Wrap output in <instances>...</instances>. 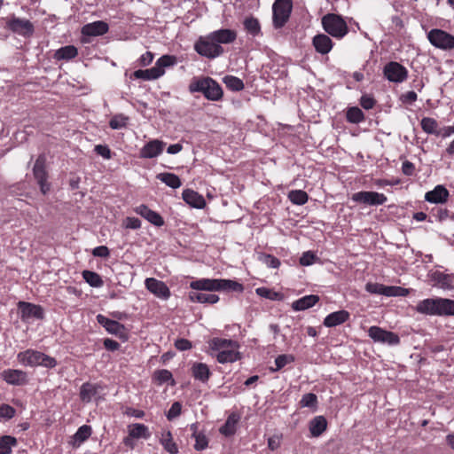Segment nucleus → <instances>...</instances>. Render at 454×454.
I'll return each instance as SVG.
<instances>
[{
	"label": "nucleus",
	"instance_id": "obj_1",
	"mask_svg": "<svg viewBox=\"0 0 454 454\" xmlns=\"http://www.w3.org/2000/svg\"><path fill=\"white\" fill-rule=\"evenodd\" d=\"M418 313L426 316H454V301L446 298H427L419 301L415 307Z\"/></svg>",
	"mask_w": 454,
	"mask_h": 454
},
{
	"label": "nucleus",
	"instance_id": "obj_2",
	"mask_svg": "<svg viewBox=\"0 0 454 454\" xmlns=\"http://www.w3.org/2000/svg\"><path fill=\"white\" fill-rule=\"evenodd\" d=\"M189 293L191 301L200 303H215L219 297L215 292H242L243 286H191Z\"/></svg>",
	"mask_w": 454,
	"mask_h": 454
},
{
	"label": "nucleus",
	"instance_id": "obj_3",
	"mask_svg": "<svg viewBox=\"0 0 454 454\" xmlns=\"http://www.w3.org/2000/svg\"><path fill=\"white\" fill-rule=\"evenodd\" d=\"M191 93L200 92L211 101H219L223 98V92L221 85L211 77H194L189 84Z\"/></svg>",
	"mask_w": 454,
	"mask_h": 454
},
{
	"label": "nucleus",
	"instance_id": "obj_4",
	"mask_svg": "<svg viewBox=\"0 0 454 454\" xmlns=\"http://www.w3.org/2000/svg\"><path fill=\"white\" fill-rule=\"evenodd\" d=\"M209 347L218 351L216 359L220 364L233 363L240 357L238 351L239 346L231 340L214 338L209 341Z\"/></svg>",
	"mask_w": 454,
	"mask_h": 454
},
{
	"label": "nucleus",
	"instance_id": "obj_5",
	"mask_svg": "<svg viewBox=\"0 0 454 454\" xmlns=\"http://www.w3.org/2000/svg\"><path fill=\"white\" fill-rule=\"evenodd\" d=\"M18 361L25 366H43L46 368H53L57 365V361L54 357H51L43 352L27 349L23 352H20L17 356Z\"/></svg>",
	"mask_w": 454,
	"mask_h": 454
},
{
	"label": "nucleus",
	"instance_id": "obj_6",
	"mask_svg": "<svg viewBox=\"0 0 454 454\" xmlns=\"http://www.w3.org/2000/svg\"><path fill=\"white\" fill-rule=\"evenodd\" d=\"M324 30L336 39L343 38L348 33L346 21L339 15L328 13L322 18Z\"/></svg>",
	"mask_w": 454,
	"mask_h": 454
},
{
	"label": "nucleus",
	"instance_id": "obj_7",
	"mask_svg": "<svg viewBox=\"0 0 454 454\" xmlns=\"http://www.w3.org/2000/svg\"><path fill=\"white\" fill-rule=\"evenodd\" d=\"M194 48L200 55L209 59L216 58L223 52V47L211 38V34L200 37Z\"/></svg>",
	"mask_w": 454,
	"mask_h": 454
},
{
	"label": "nucleus",
	"instance_id": "obj_8",
	"mask_svg": "<svg viewBox=\"0 0 454 454\" xmlns=\"http://www.w3.org/2000/svg\"><path fill=\"white\" fill-rule=\"evenodd\" d=\"M273 26L281 28L288 20L292 12V0H276L272 6Z\"/></svg>",
	"mask_w": 454,
	"mask_h": 454
},
{
	"label": "nucleus",
	"instance_id": "obj_9",
	"mask_svg": "<svg viewBox=\"0 0 454 454\" xmlns=\"http://www.w3.org/2000/svg\"><path fill=\"white\" fill-rule=\"evenodd\" d=\"M427 39L434 47L449 51L454 49V35L444 30L434 28L427 34Z\"/></svg>",
	"mask_w": 454,
	"mask_h": 454
},
{
	"label": "nucleus",
	"instance_id": "obj_10",
	"mask_svg": "<svg viewBox=\"0 0 454 454\" xmlns=\"http://www.w3.org/2000/svg\"><path fill=\"white\" fill-rule=\"evenodd\" d=\"M17 307L20 319L23 322H29L31 319L41 320L44 317L43 309L40 305L19 301Z\"/></svg>",
	"mask_w": 454,
	"mask_h": 454
},
{
	"label": "nucleus",
	"instance_id": "obj_11",
	"mask_svg": "<svg viewBox=\"0 0 454 454\" xmlns=\"http://www.w3.org/2000/svg\"><path fill=\"white\" fill-rule=\"evenodd\" d=\"M385 77L392 82L400 83L404 82L408 76V70L398 62L391 61L384 67Z\"/></svg>",
	"mask_w": 454,
	"mask_h": 454
},
{
	"label": "nucleus",
	"instance_id": "obj_12",
	"mask_svg": "<svg viewBox=\"0 0 454 454\" xmlns=\"http://www.w3.org/2000/svg\"><path fill=\"white\" fill-rule=\"evenodd\" d=\"M368 335L375 342L386 343L388 345H397L400 342V338L396 333L386 331L379 326H371L368 330Z\"/></svg>",
	"mask_w": 454,
	"mask_h": 454
},
{
	"label": "nucleus",
	"instance_id": "obj_13",
	"mask_svg": "<svg viewBox=\"0 0 454 454\" xmlns=\"http://www.w3.org/2000/svg\"><path fill=\"white\" fill-rule=\"evenodd\" d=\"M352 200L368 206H380L387 201L383 193L377 192H358L352 195Z\"/></svg>",
	"mask_w": 454,
	"mask_h": 454
},
{
	"label": "nucleus",
	"instance_id": "obj_14",
	"mask_svg": "<svg viewBox=\"0 0 454 454\" xmlns=\"http://www.w3.org/2000/svg\"><path fill=\"white\" fill-rule=\"evenodd\" d=\"M45 159L43 156H39L36 160L33 173L35 180L37 181L42 193L46 194L51 188L50 184L47 182V172L44 168Z\"/></svg>",
	"mask_w": 454,
	"mask_h": 454
},
{
	"label": "nucleus",
	"instance_id": "obj_15",
	"mask_svg": "<svg viewBox=\"0 0 454 454\" xmlns=\"http://www.w3.org/2000/svg\"><path fill=\"white\" fill-rule=\"evenodd\" d=\"M365 289L370 294H381L387 297L405 296L410 293L409 289L399 286H365Z\"/></svg>",
	"mask_w": 454,
	"mask_h": 454
},
{
	"label": "nucleus",
	"instance_id": "obj_16",
	"mask_svg": "<svg viewBox=\"0 0 454 454\" xmlns=\"http://www.w3.org/2000/svg\"><path fill=\"white\" fill-rule=\"evenodd\" d=\"M165 145L166 143L162 140H150L140 149L139 157L141 159L156 158L162 153Z\"/></svg>",
	"mask_w": 454,
	"mask_h": 454
},
{
	"label": "nucleus",
	"instance_id": "obj_17",
	"mask_svg": "<svg viewBox=\"0 0 454 454\" xmlns=\"http://www.w3.org/2000/svg\"><path fill=\"white\" fill-rule=\"evenodd\" d=\"M7 25L12 31L18 33L20 35H32L34 32L33 24L28 20L26 19L12 17L7 22Z\"/></svg>",
	"mask_w": 454,
	"mask_h": 454
},
{
	"label": "nucleus",
	"instance_id": "obj_18",
	"mask_svg": "<svg viewBox=\"0 0 454 454\" xmlns=\"http://www.w3.org/2000/svg\"><path fill=\"white\" fill-rule=\"evenodd\" d=\"M2 378L8 384L15 386H21L27 382V373L21 370H4L2 372Z\"/></svg>",
	"mask_w": 454,
	"mask_h": 454
},
{
	"label": "nucleus",
	"instance_id": "obj_19",
	"mask_svg": "<svg viewBox=\"0 0 454 454\" xmlns=\"http://www.w3.org/2000/svg\"><path fill=\"white\" fill-rule=\"evenodd\" d=\"M109 29L107 23L102 20L88 23L82 27V34L87 36H99L105 35Z\"/></svg>",
	"mask_w": 454,
	"mask_h": 454
},
{
	"label": "nucleus",
	"instance_id": "obj_20",
	"mask_svg": "<svg viewBox=\"0 0 454 454\" xmlns=\"http://www.w3.org/2000/svg\"><path fill=\"white\" fill-rule=\"evenodd\" d=\"M134 210L137 214L140 215L155 226L160 227L164 224L163 218L157 212L151 210L145 205H139Z\"/></svg>",
	"mask_w": 454,
	"mask_h": 454
},
{
	"label": "nucleus",
	"instance_id": "obj_21",
	"mask_svg": "<svg viewBox=\"0 0 454 454\" xmlns=\"http://www.w3.org/2000/svg\"><path fill=\"white\" fill-rule=\"evenodd\" d=\"M449 192L443 185H436L434 190L425 194V200L430 203L442 204L449 198Z\"/></svg>",
	"mask_w": 454,
	"mask_h": 454
},
{
	"label": "nucleus",
	"instance_id": "obj_22",
	"mask_svg": "<svg viewBox=\"0 0 454 454\" xmlns=\"http://www.w3.org/2000/svg\"><path fill=\"white\" fill-rule=\"evenodd\" d=\"M313 46L316 51L321 54H327L333 49V43L332 39L325 34H318L313 37Z\"/></svg>",
	"mask_w": 454,
	"mask_h": 454
},
{
	"label": "nucleus",
	"instance_id": "obj_23",
	"mask_svg": "<svg viewBox=\"0 0 454 454\" xmlns=\"http://www.w3.org/2000/svg\"><path fill=\"white\" fill-rule=\"evenodd\" d=\"M349 312L344 309L330 313L324 319V325L326 327H334L345 323L349 318Z\"/></svg>",
	"mask_w": 454,
	"mask_h": 454
},
{
	"label": "nucleus",
	"instance_id": "obj_24",
	"mask_svg": "<svg viewBox=\"0 0 454 454\" xmlns=\"http://www.w3.org/2000/svg\"><path fill=\"white\" fill-rule=\"evenodd\" d=\"M211 38L214 39L217 44H227L234 42L237 38V34L231 29H219L211 32Z\"/></svg>",
	"mask_w": 454,
	"mask_h": 454
},
{
	"label": "nucleus",
	"instance_id": "obj_25",
	"mask_svg": "<svg viewBox=\"0 0 454 454\" xmlns=\"http://www.w3.org/2000/svg\"><path fill=\"white\" fill-rule=\"evenodd\" d=\"M319 301V296L316 294L305 295L292 302V309L295 311H302L313 307Z\"/></svg>",
	"mask_w": 454,
	"mask_h": 454
},
{
	"label": "nucleus",
	"instance_id": "obj_26",
	"mask_svg": "<svg viewBox=\"0 0 454 454\" xmlns=\"http://www.w3.org/2000/svg\"><path fill=\"white\" fill-rule=\"evenodd\" d=\"M182 197L187 204L193 207L203 208L206 205V201L203 196L192 190H184L182 193Z\"/></svg>",
	"mask_w": 454,
	"mask_h": 454
},
{
	"label": "nucleus",
	"instance_id": "obj_27",
	"mask_svg": "<svg viewBox=\"0 0 454 454\" xmlns=\"http://www.w3.org/2000/svg\"><path fill=\"white\" fill-rule=\"evenodd\" d=\"M240 417L237 413H231L225 423L220 427L219 432L225 436H231L236 433L237 425Z\"/></svg>",
	"mask_w": 454,
	"mask_h": 454
},
{
	"label": "nucleus",
	"instance_id": "obj_28",
	"mask_svg": "<svg viewBox=\"0 0 454 454\" xmlns=\"http://www.w3.org/2000/svg\"><path fill=\"white\" fill-rule=\"evenodd\" d=\"M192 373L194 379L201 382H207L211 375L208 366L204 363H194L192 366Z\"/></svg>",
	"mask_w": 454,
	"mask_h": 454
},
{
	"label": "nucleus",
	"instance_id": "obj_29",
	"mask_svg": "<svg viewBox=\"0 0 454 454\" xmlns=\"http://www.w3.org/2000/svg\"><path fill=\"white\" fill-rule=\"evenodd\" d=\"M327 427V421L323 416H317L309 422V432L313 437L320 436Z\"/></svg>",
	"mask_w": 454,
	"mask_h": 454
},
{
	"label": "nucleus",
	"instance_id": "obj_30",
	"mask_svg": "<svg viewBox=\"0 0 454 454\" xmlns=\"http://www.w3.org/2000/svg\"><path fill=\"white\" fill-rule=\"evenodd\" d=\"M160 443L163 449L169 454H177L178 447L173 440V436L170 431H164L161 433L160 438Z\"/></svg>",
	"mask_w": 454,
	"mask_h": 454
},
{
	"label": "nucleus",
	"instance_id": "obj_31",
	"mask_svg": "<svg viewBox=\"0 0 454 454\" xmlns=\"http://www.w3.org/2000/svg\"><path fill=\"white\" fill-rule=\"evenodd\" d=\"M92 429L88 425H83L78 428L76 433L73 435L70 443L74 447H79L91 435Z\"/></svg>",
	"mask_w": 454,
	"mask_h": 454
},
{
	"label": "nucleus",
	"instance_id": "obj_32",
	"mask_svg": "<svg viewBox=\"0 0 454 454\" xmlns=\"http://www.w3.org/2000/svg\"><path fill=\"white\" fill-rule=\"evenodd\" d=\"M98 386L91 383H84L80 389L81 400L84 403H90L98 394Z\"/></svg>",
	"mask_w": 454,
	"mask_h": 454
},
{
	"label": "nucleus",
	"instance_id": "obj_33",
	"mask_svg": "<svg viewBox=\"0 0 454 454\" xmlns=\"http://www.w3.org/2000/svg\"><path fill=\"white\" fill-rule=\"evenodd\" d=\"M129 436L132 438L148 439L151 436L148 427L144 424L136 423L129 427Z\"/></svg>",
	"mask_w": 454,
	"mask_h": 454
},
{
	"label": "nucleus",
	"instance_id": "obj_34",
	"mask_svg": "<svg viewBox=\"0 0 454 454\" xmlns=\"http://www.w3.org/2000/svg\"><path fill=\"white\" fill-rule=\"evenodd\" d=\"M78 54L77 49L73 45L61 47L56 51L54 58L58 60H69L76 57Z\"/></svg>",
	"mask_w": 454,
	"mask_h": 454
},
{
	"label": "nucleus",
	"instance_id": "obj_35",
	"mask_svg": "<svg viewBox=\"0 0 454 454\" xmlns=\"http://www.w3.org/2000/svg\"><path fill=\"white\" fill-rule=\"evenodd\" d=\"M156 178L173 189L179 188L182 184L180 178L173 173H160Z\"/></svg>",
	"mask_w": 454,
	"mask_h": 454
},
{
	"label": "nucleus",
	"instance_id": "obj_36",
	"mask_svg": "<svg viewBox=\"0 0 454 454\" xmlns=\"http://www.w3.org/2000/svg\"><path fill=\"white\" fill-rule=\"evenodd\" d=\"M133 76L136 79H143L145 81H151V80H155V79L160 78V72L158 70V68H154L153 67H151L149 69H145V70H142V69L137 70L133 73Z\"/></svg>",
	"mask_w": 454,
	"mask_h": 454
},
{
	"label": "nucleus",
	"instance_id": "obj_37",
	"mask_svg": "<svg viewBox=\"0 0 454 454\" xmlns=\"http://www.w3.org/2000/svg\"><path fill=\"white\" fill-rule=\"evenodd\" d=\"M421 128L424 132L427 134H433L435 136H440V129L438 122L434 119L430 117H424L421 120Z\"/></svg>",
	"mask_w": 454,
	"mask_h": 454
},
{
	"label": "nucleus",
	"instance_id": "obj_38",
	"mask_svg": "<svg viewBox=\"0 0 454 454\" xmlns=\"http://www.w3.org/2000/svg\"><path fill=\"white\" fill-rule=\"evenodd\" d=\"M17 445V439L11 435L0 437V454H11L12 448Z\"/></svg>",
	"mask_w": 454,
	"mask_h": 454
},
{
	"label": "nucleus",
	"instance_id": "obj_39",
	"mask_svg": "<svg viewBox=\"0 0 454 454\" xmlns=\"http://www.w3.org/2000/svg\"><path fill=\"white\" fill-rule=\"evenodd\" d=\"M176 63V59L174 56L170 55H163L160 57L155 63L154 68H158L160 72V76H162L165 73L164 68L172 67Z\"/></svg>",
	"mask_w": 454,
	"mask_h": 454
},
{
	"label": "nucleus",
	"instance_id": "obj_40",
	"mask_svg": "<svg viewBox=\"0 0 454 454\" xmlns=\"http://www.w3.org/2000/svg\"><path fill=\"white\" fill-rule=\"evenodd\" d=\"M244 27L247 33L253 36H256L261 33V26L257 19L254 17L246 18Z\"/></svg>",
	"mask_w": 454,
	"mask_h": 454
},
{
	"label": "nucleus",
	"instance_id": "obj_41",
	"mask_svg": "<svg viewBox=\"0 0 454 454\" xmlns=\"http://www.w3.org/2000/svg\"><path fill=\"white\" fill-rule=\"evenodd\" d=\"M226 87L233 91H240L244 89V82L241 79L233 76V75H226L223 79Z\"/></svg>",
	"mask_w": 454,
	"mask_h": 454
},
{
	"label": "nucleus",
	"instance_id": "obj_42",
	"mask_svg": "<svg viewBox=\"0 0 454 454\" xmlns=\"http://www.w3.org/2000/svg\"><path fill=\"white\" fill-rule=\"evenodd\" d=\"M288 199L295 205H304L309 199L306 192L302 190H293L288 193Z\"/></svg>",
	"mask_w": 454,
	"mask_h": 454
},
{
	"label": "nucleus",
	"instance_id": "obj_43",
	"mask_svg": "<svg viewBox=\"0 0 454 454\" xmlns=\"http://www.w3.org/2000/svg\"><path fill=\"white\" fill-rule=\"evenodd\" d=\"M153 379L157 381L159 385H161L168 381H171V385L175 384L172 373L166 369L155 371L153 373Z\"/></svg>",
	"mask_w": 454,
	"mask_h": 454
},
{
	"label": "nucleus",
	"instance_id": "obj_44",
	"mask_svg": "<svg viewBox=\"0 0 454 454\" xmlns=\"http://www.w3.org/2000/svg\"><path fill=\"white\" fill-rule=\"evenodd\" d=\"M364 119V113L358 107H350L347 112V120L351 123H359Z\"/></svg>",
	"mask_w": 454,
	"mask_h": 454
},
{
	"label": "nucleus",
	"instance_id": "obj_45",
	"mask_svg": "<svg viewBox=\"0 0 454 454\" xmlns=\"http://www.w3.org/2000/svg\"><path fill=\"white\" fill-rule=\"evenodd\" d=\"M258 260L262 264L266 265L269 268H272V269H277L280 265V261L277 257H275L271 254H263V253L259 254Z\"/></svg>",
	"mask_w": 454,
	"mask_h": 454
},
{
	"label": "nucleus",
	"instance_id": "obj_46",
	"mask_svg": "<svg viewBox=\"0 0 454 454\" xmlns=\"http://www.w3.org/2000/svg\"><path fill=\"white\" fill-rule=\"evenodd\" d=\"M256 294L262 297H265L267 299L272 300V301H278L283 298V294L275 292L270 288L262 286L256 289Z\"/></svg>",
	"mask_w": 454,
	"mask_h": 454
},
{
	"label": "nucleus",
	"instance_id": "obj_47",
	"mask_svg": "<svg viewBox=\"0 0 454 454\" xmlns=\"http://www.w3.org/2000/svg\"><path fill=\"white\" fill-rule=\"evenodd\" d=\"M146 288L153 294L155 296L161 299H168L170 295V292L168 286H145Z\"/></svg>",
	"mask_w": 454,
	"mask_h": 454
},
{
	"label": "nucleus",
	"instance_id": "obj_48",
	"mask_svg": "<svg viewBox=\"0 0 454 454\" xmlns=\"http://www.w3.org/2000/svg\"><path fill=\"white\" fill-rule=\"evenodd\" d=\"M128 120L129 118L124 114H116L110 120L109 126L113 129H121L127 126Z\"/></svg>",
	"mask_w": 454,
	"mask_h": 454
},
{
	"label": "nucleus",
	"instance_id": "obj_49",
	"mask_svg": "<svg viewBox=\"0 0 454 454\" xmlns=\"http://www.w3.org/2000/svg\"><path fill=\"white\" fill-rule=\"evenodd\" d=\"M294 361V357L292 355H280L275 359L276 368L271 369L273 372L281 370L286 364Z\"/></svg>",
	"mask_w": 454,
	"mask_h": 454
},
{
	"label": "nucleus",
	"instance_id": "obj_50",
	"mask_svg": "<svg viewBox=\"0 0 454 454\" xmlns=\"http://www.w3.org/2000/svg\"><path fill=\"white\" fill-rule=\"evenodd\" d=\"M320 259L317 256V254L311 251L304 252L301 258H300V263L302 266H309L317 262H318Z\"/></svg>",
	"mask_w": 454,
	"mask_h": 454
},
{
	"label": "nucleus",
	"instance_id": "obj_51",
	"mask_svg": "<svg viewBox=\"0 0 454 454\" xmlns=\"http://www.w3.org/2000/svg\"><path fill=\"white\" fill-rule=\"evenodd\" d=\"M192 438L195 440L194 449L196 450H203L208 447V439L203 432Z\"/></svg>",
	"mask_w": 454,
	"mask_h": 454
},
{
	"label": "nucleus",
	"instance_id": "obj_52",
	"mask_svg": "<svg viewBox=\"0 0 454 454\" xmlns=\"http://www.w3.org/2000/svg\"><path fill=\"white\" fill-rule=\"evenodd\" d=\"M432 278L434 281H436V284H450L453 281L454 277L451 275L444 274L443 272L440 270H436L432 273Z\"/></svg>",
	"mask_w": 454,
	"mask_h": 454
},
{
	"label": "nucleus",
	"instance_id": "obj_53",
	"mask_svg": "<svg viewBox=\"0 0 454 454\" xmlns=\"http://www.w3.org/2000/svg\"><path fill=\"white\" fill-rule=\"evenodd\" d=\"M301 407H316L317 403V397L315 394L313 393H308V394H305L301 402Z\"/></svg>",
	"mask_w": 454,
	"mask_h": 454
},
{
	"label": "nucleus",
	"instance_id": "obj_54",
	"mask_svg": "<svg viewBox=\"0 0 454 454\" xmlns=\"http://www.w3.org/2000/svg\"><path fill=\"white\" fill-rule=\"evenodd\" d=\"M182 411V404L179 402H175L172 403L170 409L168 410L167 413V419L168 420H173L174 419L177 418L181 414Z\"/></svg>",
	"mask_w": 454,
	"mask_h": 454
},
{
	"label": "nucleus",
	"instance_id": "obj_55",
	"mask_svg": "<svg viewBox=\"0 0 454 454\" xmlns=\"http://www.w3.org/2000/svg\"><path fill=\"white\" fill-rule=\"evenodd\" d=\"M15 415V409L9 404L0 406V419H10Z\"/></svg>",
	"mask_w": 454,
	"mask_h": 454
},
{
	"label": "nucleus",
	"instance_id": "obj_56",
	"mask_svg": "<svg viewBox=\"0 0 454 454\" xmlns=\"http://www.w3.org/2000/svg\"><path fill=\"white\" fill-rule=\"evenodd\" d=\"M82 276L87 284H101L100 277L90 270H84Z\"/></svg>",
	"mask_w": 454,
	"mask_h": 454
},
{
	"label": "nucleus",
	"instance_id": "obj_57",
	"mask_svg": "<svg viewBox=\"0 0 454 454\" xmlns=\"http://www.w3.org/2000/svg\"><path fill=\"white\" fill-rule=\"evenodd\" d=\"M95 152L106 160H109L112 158L111 150L107 145H98L95 146Z\"/></svg>",
	"mask_w": 454,
	"mask_h": 454
},
{
	"label": "nucleus",
	"instance_id": "obj_58",
	"mask_svg": "<svg viewBox=\"0 0 454 454\" xmlns=\"http://www.w3.org/2000/svg\"><path fill=\"white\" fill-rule=\"evenodd\" d=\"M123 225L125 228L137 230L141 227V221L136 217H127L123 222Z\"/></svg>",
	"mask_w": 454,
	"mask_h": 454
},
{
	"label": "nucleus",
	"instance_id": "obj_59",
	"mask_svg": "<svg viewBox=\"0 0 454 454\" xmlns=\"http://www.w3.org/2000/svg\"><path fill=\"white\" fill-rule=\"evenodd\" d=\"M190 284H237L235 281L230 279H201L198 281H192Z\"/></svg>",
	"mask_w": 454,
	"mask_h": 454
},
{
	"label": "nucleus",
	"instance_id": "obj_60",
	"mask_svg": "<svg viewBox=\"0 0 454 454\" xmlns=\"http://www.w3.org/2000/svg\"><path fill=\"white\" fill-rule=\"evenodd\" d=\"M175 347L180 351H184L191 349L192 345V342L186 339H177L175 341Z\"/></svg>",
	"mask_w": 454,
	"mask_h": 454
},
{
	"label": "nucleus",
	"instance_id": "obj_61",
	"mask_svg": "<svg viewBox=\"0 0 454 454\" xmlns=\"http://www.w3.org/2000/svg\"><path fill=\"white\" fill-rule=\"evenodd\" d=\"M360 104L364 109L369 110L374 106L375 100L369 95H364L361 97Z\"/></svg>",
	"mask_w": 454,
	"mask_h": 454
},
{
	"label": "nucleus",
	"instance_id": "obj_62",
	"mask_svg": "<svg viewBox=\"0 0 454 454\" xmlns=\"http://www.w3.org/2000/svg\"><path fill=\"white\" fill-rule=\"evenodd\" d=\"M124 329V326L121 325L119 322L111 320L108 323L107 328L106 329L107 332L111 333H121Z\"/></svg>",
	"mask_w": 454,
	"mask_h": 454
},
{
	"label": "nucleus",
	"instance_id": "obj_63",
	"mask_svg": "<svg viewBox=\"0 0 454 454\" xmlns=\"http://www.w3.org/2000/svg\"><path fill=\"white\" fill-rule=\"evenodd\" d=\"M153 59V54L151 51H146L145 53L142 54L139 58V65L145 67L152 63Z\"/></svg>",
	"mask_w": 454,
	"mask_h": 454
},
{
	"label": "nucleus",
	"instance_id": "obj_64",
	"mask_svg": "<svg viewBox=\"0 0 454 454\" xmlns=\"http://www.w3.org/2000/svg\"><path fill=\"white\" fill-rule=\"evenodd\" d=\"M417 93L414 91H407L406 93L403 94L401 98L404 103L412 104L417 100Z\"/></svg>",
	"mask_w": 454,
	"mask_h": 454
}]
</instances>
